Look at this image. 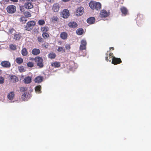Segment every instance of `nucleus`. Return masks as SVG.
<instances>
[{
    "label": "nucleus",
    "instance_id": "15",
    "mask_svg": "<svg viewBox=\"0 0 151 151\" xmlns=\"http://www.w3.org/2000/svg\"><path fill=\"white\" fill-rule=\"evenodd\" d=\"M21 37V34L20 33H17L14 34L13 39L15 40H19Z\"/></svg>",
    "mask_w": 151,
    "mask_h": 151
},
{
    "label": "nucleus",
    "instance_id": "10",
    "mask_svg": "<svg viewBox=\"0 0 151 151\" xmlns=\"http://www.w3.org/2000/svg\"><path fill=\"white\" fill-rule=\"evenodd\" d=\"M1 65L4 68H9L11 66V64L9 61H3L1 62Z\"/></svg>",
    "mask_w": 151,
    "mask_h": 151
},
{
    "label": "nucleus",
    "instance_id": "18",
    "mask_svg": "<svg viewBox=\"0 0 151 151\" xmlns=\"http://www.w3.org/2000/svg\"><path fill=\"white\" fill-rule=\"evenodd\" d=\"M32 54L35 55H39L40 53V50L37 48H34L32 49Z\"/></svg>",
    "mask_w": 151,
    "mask_h": 151
},
{
    "label": "nucleus",
    "instance_id": "41",
    "mask_svg": "<svg viewBox=\"0 0 151 151\" xmlns=\"http://www.w3.org/2000/svg\"><path fill=\"white\" fill-rule=\"evenodd\" d=\"M27 93H24L22 95V98L23 100H24L26 98H27Z\"/></svg>",
    "mask_w": 151,
    "mask_h": 151
},
{
    "label": "nucleus",
    "instance_id": "31",
    "mask_svg": "<svg viewBox=\"0 0 151 151\" xmlns=\"http://www.w3.org/2000/svg\"><path fill=\"white\" fill-rule=\"evenodd\" d=\"M42 36L43 38L45 40L46 39L49 38L50 37L49 34L46 32H43Z\"/></svg>",
    "mask_w": 151,
    "mask_h": 151
},
{
    "label": "nucleus",
    "instance_id": "9",
    "mask_svg": "<svg viewBox=\"0 0 151 151\" xmlns=\"http://www.w3.org/2000/svg\"><path fill=\"white\" fill-rule=\"evenodd\" d=\"M122 62V61L120 58L113 57L112 58V63L114 65H117L120 63Z\"/></svg>",
    "mask_w": 151,
    "mask_h": 151
},
{
    "label": "nucleus",
    "instance_id": "1",
    "mask_svg": "<svg viewBox=\"0 0 151 151\" xmlns=\"http://www.w3.org/2000/svg\"><path fill=\"white\" fill-rule=\"evenodd\" d=\"M89 6L93 10L98 11L101 9V4L100 3L93 1H91L89 3Z\"/></svg>",
    "mask_w": 151,
    "mask_h": 151
},
{
    "label": "nucleus",
    "instance_id": "13",
    "mask_svg": "<svg viewBox=\"0 0 151 151\" xmlns=\"http://www.w3.org/2000/svg\"><path fill=\"white\" fill-rule=\"evenodd\" d=\"M68 26L70 28H75L77 27V23L74 22H71L68 24Z\"/></svg>",
    "mask_w": 151,
    "mask_h": 151
},
{
    "label": "nucleus",
    "instance_id": "6",
    "mask_svg": "<svg viewBox=\"0 0 151 151\" xmlns=\"http://www.w3.org/2000/svg\"><path fill=\"white\" fill-rule=\"evenodd\" d=\"M61 15L63 18H67L70 16L69 12L68 10L65 9L62 12Z\"/></svg>",
    "mask_w": 151,
    "mask_h": 151
},
{
    "label": "nucleus",
    "instance_id": "32",
    "mask_svg": "<svg viewBox=\"0 0 151 151\" xmlns=\"http://www.w3.org/2000/svg\"><path fill=\"white\" fill-rule=\"evenodd\" d=\"M41 86L39 85L35 87V91L37 92L38 93H41Z\"/></svg>",
    "mask_w": 151,
    "mask_h": 151
},
{
    "label": "nucleus",
    "instance_id": "47",
    "mask_svg": "<svg viewBox=\"0 0 151 151\" xmlns=\"http://www.w3.org/2000/svg\"><path fill=\"white\" fill-rule=\"evenodd\" d=\"M70 0H62L63 1L65 2H66L69 1Z\"/></svg>",
    "mask_w": 151,
    "mask_h": 151
},
{
    "label": "nucleus",
    "instance_id": "4",
    "mask_svg": "<svg viewBox=\"0 0 151 151\" xmlns=\"http://www.w3.org/2000/svg\"><path fill=\"white\" fill-rule=\"evenodd\" d=\"M34 60L37 63V65L40 68H42L43 67V60L42 57L37 56L35 58Z\"/></svg>",
    "mask_w": 151,
    "mask_h": 151
},
{
    "label": "nucleus",
    "instance_id": "46",
    "mask_svg": "<svg viewBox=\"0 0 151 151\" xmlns=\"http://www.w3.org/2000/svg\"><path fill=\"white\" fill-rule=\"evenodd\" d=\"M10 1H12L13 2H17L18 1V0H10Z\"/></svg>",
    "mask_w": 151,
    "mask_h": 151
},
{
    "label": "nucleus",
    "instance_id": "53",
    "mask_svg": "<svg viewBox=\"0 0 151 151\" xmlns=\"http://www.w3.org/2000/svg\"><path fill=\"white\" fill-rule=\"evenodd\" d=\"M20 10H21L22 11H23L22 10V9H20Z\"/></svg>",
    "mask_w": 151,
    "mask_h": 151
},
{
    "label": "nucleus",
    "instance_id": "25",
    "mask_svg": "<svg viewBox=\"0 0 151 151\" xmlns=\"http://www.w3.org/2000/svg\"><path fill=\"white\" fill-rule=\"evenodd\" d=\"M31 78L29 76L25 77L24 80V81L25 83H29L31 82Z\"/></svg>",
    "mask_w": 151,
    "mask_h": 151
},
{
    "label": "nucleus",
    "instance_id": "33",
    "mask_svg": "<svg viewBox=\"0 0 151 151\" xmlns=\"http://www.w3.org/2000/svg\"><path fill=\"white\" fill-rule=\"evenodd\" d=\"M57 50L59 52L62 53L65 52V49L63 47H59L58 49Z\"/></svg>",
    "mask_w": 151,
    "mask_h": 151
},
{
    "label": "nucleus",
    "instance_id": "42",
    "mask_svg": "<svg viewBox=\"0 0 151 151\" xmlns=\"http://www.w3.org/2000/svg\"><path fill=\"white\" fill-rule=\"evenodd\" d=\"M4 78L1 76H0V83H4Z\"/></svg>",
    "mask_w": 151,
    "mask_h": 151
},
{
    "label": "nucleus",
    "instance_id": "21",
    "mask_svg": "<svg viewBox=\"0 0 151 151\" xmlns=\"http://www.w3.org/2000/svg\"><path fill=\"white\" fill-rule=\"evenodd\" d=\"M68 34L65 32H61L60 35V37L63 40H65L67 38Z\"/></svg>",
    "mask_w": 151,
    "mask_h": 151
},
{
    "label": "nucleus",
    "instance_id": "7",
    "mask_svg": "<svg viewBox=\"0 0 151 151\" xmlns=\"http://www.w3.org/2000/svg\"><path fill=\"white\" fill-rule=\"evenodd\" d=\"M105 55H106L105 57V60L107 62L109 61L110 62L112 60L111 58L113 57V53L109 51H107Z\"/></svg>",
    "mask_w": 151,
    "mask_h": 151
},
{
    "label": "nucleus",
    "instance_id": "48",
    "mask_svg": "<svg viewBox=\"0 0 151 151\" xmlns=\"http://www.w3.org/2000/svg\"><path fill=\"white\" fill-rule=\"evenodd\" d=\"M48 1L50 2H53V0H48Z\"/></svg>",
    "mask_w": 151,
    "mask_h": 151
},
{
    "label": "nucleus",
    "instance_id": "29",
    "mask_svg": "<svg viewBox=\"0 0 151 151\" xmlns=\"http://www.w3.org/2000/svg\"><path fill=\"white\" fill-rule=\"evenodd\" d=\"M76 33L78 35H81L83 33V30L82 28L78 29L76 31Z\"/></svg>",
    "mask_w": 151,
    "mask_h": 151
},
{
    "label": "nucleus",
    "instance_id": "5",
    "mask_svg": "<svg viewBox=\"0 0 151 151\" xmlns=\"http://www.w3.org/2000/svg\"><path fill=\"white\" fill-rule=\"evenodd\" d=\"M16 7L13 5L8 6L6 8L7 12L9 14H13L16 11Z\"/></svg>",
    "mask_w": 151,
    "mask_h": 151
},
{
    "label": "nucleus",
    "instance_id": "35",
    "mask_svg": "<svg viewBox=\"0 0 151 151\" xmlns=\"http://www.w3.org/2000/svg\"><path fill=\"white\" fill-rule=\"evenodd\" d=\"M52 22L55 23L58 20V18L57 16H53L51 18Z\"/></svg>",
    "mask_w": 151,
    "mask_h": 151
},
{
    "label": "nucleus",
    "instance_id": "49",
    "mask_svg": "<svg viewBox=\"0 0 151 151\" xmlns=\"http://www.w3.org/2000/svg\"><path fill=\"white\" fill-rule=\"evenodd\" d=\"M110 50H111V49H112V50H114V48L113 47H110L109 48Z\"/></svg>",
    "mask_w": 151,
    "mask_h": 151
},
{
    "label": "nucleus",
    "instance_id": "28",
    "mask_svg": "<svg viewBox=\"0 0 151 151\" xmlns=\"http://www.w3.org/2000/svg\"><path fill=\"white\" fill-rule=\"evenodd\" d=\"M41 31L43 32H46L49 30V27L47 26H45L44 27H41L40 29Z\"/></svg>",
    "mask_w": 151,
    "mask_h": 151
},
{
    "label": "nucleus",
    "instance_id": "37",
    "mask_svg": "<svg viewBox=\"0 0 151 151\" xmlns=\"http://www.w3.org/2000/svg\"><path fill=\"white\" fill-rule=\"evenodd\" d=\"M45 23V21L43 19L39 20L38 21V24L40 25H43Z\"/></svg>",
    "mask_w": 151,
    "mask_h": 151
},
{
    "label": "nucleus",
    "instance_id": "40",
    "mask_svg": "<svg viewBox=\"0 0 151 151\" xmlns=\"http://www.w3.org/2000/svg\"><path fill=\"white\" fill-rule=\"evenodd\" d=\"M37 40L39 42H44L43 39L40 36L37 37Z\"/></svg>",
    "mask_w": 151,
    "mask_h": 151
},
{
    "label": "nucleus",
    "instance_id": "14",
    "mask_svg": "<svg viewBox=\"0 0 151 151\" xmlns=\"http://www.w3.org/2000/svg\"><path fill=\"white\" fill-rule=\"evenodd\" d=\"M43 79V77L41 76H38L36 77L34 80L35 83H40L42 82Z\"/></svg>",
    "mask_w": 151,
    "mask_h": 151
},
{
    "label": "nucleus",
    "instance_id": "38",
    "mask_svg": "<svg viewBox=\"0 0 151 151\" xmlns=\"http://www.w3.org/2000/svg\"><path fill=\"white\" fill-rule=\"evenodd\" d=\"M18 69L20 72H22L25 71L24 67L22 66H20L18 67Z\"/></svg>",
    "mask_w": 151,
    "mask_h": 151
},
{
    "label": "nucleus",
    "instance_id": "3",
    "mask_svg": "<svg viewBox=\"0 0 151 151\" xmlns=\"http://www.w3.org/2000/svg\"><path fill=\"white\" fill-rule=\"evenodd\" d=\"M36 22L34 21H31L28 22L26 24V25L24 26V29L27 31H31L33 28Z\"/></svg>",
    "mask_w": 151,
    "mask_h": 151
},
{
    "label": "nucleus",
    "instance_id": "11",
    "mask_svg": "<svg viewBox=\"0 0 151 151\" xmlns=\"http://www.w3.org/2000/svg\"><path fill=\"white\" fill-rule=\"evenodd\" d=\"M109 15V14L105 10L103 9L101 11L100 16L101 18H105L107 17Z\"/></svg>",
    "mask_w": 151,
    "mask_h": 151
},
{
    "label": "nucleus",
    "instance_id": "20",
    "mask_svg": "<svg viewBox=\"0 0 151 151\" xmlns=\"http://www.w3.org/2000/svg\"><path fill=\"white\" fill-rule=\"evenodd\" d=\"M15 94L14 92H11L9 93L7 96V98L10 100L13 99L14 96Z\"/></svg>",
    "mask_w": 151,
    "mask_h": 151
},
{
    "label": "nucleus",
    "instance_id": "50",
    "mask_svg": "<svg viewBox=\"0 0 151 151\" xmlns=\"http://www.w3.org/2000/svg\"><path fill=\"white\" fill-rule=\"evenodd\" d=\"M2 73V70L0 69V75Z\"/></svg>",
    "mask_w": 151,
    "mask_h": 151
},
{
    "label": "nucleus",
    "instance_id": "27",
    "mask_svg": "<svg viewBox=\"0 0 151 151\" xmlns=\"http://www.w3.org/2000/svg\"><path fill=\"white\" fill-rule=\"evenodd\" d=\"M19 21L22 24L25 23L27 21V19L25 17H22L19 19Z\"/></svg>",
    "mask_w": 151,
    "mask_h": 151
},
{
    "label": "nucleus",
    "instance_id": "12",
    "mask_svg": "<svg viewBox=\"0 0 151 151\" xmlns=\"http://www.w3.org/2000/svg\"><path fill=\"white\" fill-rule=\"evenodd\" d=\"M120 10L122 14L125 16L128 14V10L124 6H122Z\"/></svg>",
    "mask_w": 151,
    "mask_h": 151
},
{
    "label": "nucleus",
    "instance_id": "22",
    "mask_svg": "<svg viewBox=\"0 0 151 151\" xmlns=\"http://www.w3.org/2000/svg\"><path fill=\"white\" fill-rule=\"evenodd\" d=\"M21 53L23 56H27L28 54L27 49L25 48H23L21 50Z\"/></svg>",
    "mask_w": 151,
    "mask_h": 151
},
{
    "label": "nucleus",
    "instance_id": "52",
    "mask_svg": "<svg viewBox=\"0 0 151 151\" xmlns=\"http://www.w3.org/2000/svg\"><path fill=\"white\" fill-rule=\"evenodd\" d=\"M60 44H61V43H62V42H60Z\"/></svg>",
    "mask_w": 151,
    "mask_h": 151
},
{
    "label": "nucleus",
    "instance_id": "19",
    "mask_svg": "<svg viewBox=\"0 0 151 151\" xmlns=\"http://www.w3.org/2000/svg\"><path fill=\"white\" fill-rule=\"evenodd\" d=\"M51 65L52 66L55 68H58L60 66L61 64L60 62H56L52 63H51Z\"/></svg>",
    "mask_w": 151,
    "mask_h": 151
},
{
    "label": "nucleus",
    "instance_id": "34",
    "mask_svg": "<svg viewBox=\"0 0 151 151\" xmlns=\"http://www.w3.org/2000/svg\"><path fill=\"white\" fill-rule=\"evenodd\" d=\"M24 14L26 18L29 17L31 16V15L30 12H24Z\"/></svg>",
    "mask_w": 151,
    "mask_h": 151
},
{
    "label": "nucleus",
    "instance_id": "16",
    "mask_svg": "<svg viewBox=\"0 0 151 151\" xmlns=\"http://www.w3.org/2000/svg\"><path fill=\"white\" fill-rule=\"evenodd\" d=\"M10 80L13 82H17L19 81V78L17 76L13 75H9Z\"/></svg>",
    "mask_w": 151,
    "mask_h": 151
},
{
    "label": "nucleus",
    "instance_id": "39",
    "mask_svg": "<svg viewBox=\"0 0 151 151\" xmlns=\"http://www.w3.org/2000/svg\"><path fill=\"white\" fill-rule=\"evenodd\" d=\"M27 66L30 68L34 66L33 63L31 62H29L27 63Z\"/></svg>",
    "mask_w": 151,
    "mask_h": 151
},
{
    "label": "nucleus",
    "instance_id": "51",
    "mask_svg": "<svg viewBox=\"0 0 151 151\" xmlns=\"http://www.w3.org/2000/svg\"><path fill=\"white\" fill-rule=\"evenodd\" d=\"M28 0L29 1H34L35 0Z\"/></svg>",
    "mask_w": 151,
    "mask_h": 151
},
{
    "label": "nucleus",
    "instance_id": "23",
    "mask_svg": "<svg viewBox=\"0 0 151 151\" xmlns=\"http://www.w3.org/2000/svg\"><path fill=\"white\" fill-rule=\"evenodd\" d=\"M24 7L26 9H30L32 8L33 7V6L31 3L27 2L24 4Z\"/></svg>",
    "mask_w": 151,
    "mask_h": 151
},
{
    "label": "nucleus",
    "instance_id": "8",
    "mask_svg": "<svg viewBox=\"0 0 151 151\" xmlns=\"http://www.w3.org/2000/svg\"><path fill=\"white\" fill-rule=\"evenodd\" d=\"M84 12L83 8L82 7H79L77 8L76 12V15L77 16L81 15Z\"/></svg>",
    "mask_w": 151,
    "mask_h": 151
},
{
    "label": "nucleus",
    "instance_id": "43",
    "mask_svg": "<svg viewBox=\"0 0 151 151\" xmlns=\"http://www.w3.org/2000/svg\"><path fill=\"white\" fill-rule=\"evenodd\" d=\"M20 90L21 91L23 92L26 90V88L24 87H22L20 88Z\"/></svg>",
    "mask_w": 151,
    "mask_h": 151
},
{
    "label": "nucleus",
    "instance_id": "2",
    "mask_svg": "<svg viewBox=\"0 0 151 151\" xmlns=\"http://www.w3.org/2000/svg\"><path fill=\"white\" fill-rule=\"evenodd\" d=\"M81 44L79 47V53L82 52L83 50H85V51L83 52L82 55L85 56L86 55V46L87 45V42L86 40H82L81 41Z\"/></svg>",
    "mask_w": 151,
    "mask_h": 151
},
{
    "label": "nucleus",
    "instance_id": "17",
    "mask_svg": "<svg viewBox=\"0 0 151 151\" xmlns=\"http://www.w3.org/2000/svg\"><path fill=\"white\" fill-rule=\"evenodd\" d=\"M59 4L58 3H56L53 5L52 7V9L54 12H58L59 10Z\"/></svg>",
    "mask_w": 151,
    "mask_h": 151
},
{
    "label": "nucleus",
    "instance_id": "45",
    "mask_svg": "<svg viewBox=\"0 0 151 151\" xmlns=\"http://www.w3.org/2000/svg\"><path fill=\"white\" fill-rule=\"evenodd\" d=\"M65 48L66 49L69 50L70 48V47L69 45L67 44L65 46Z\"/></svg>",
    "mask_w": 151,
    "mask_h": 151
},
{
    "label": "nucleus",
    "instance_id": "26",
    "mask_svg": "<svg viewBox=\"0 0 151 151\" xmlns=\"http://www.w3.org/2000/svg\"><path fill=\"white\" fill-rule=\"evenodd\" d=\"M15 61L17 63L20 65L23 62V60L21 57H18L16 58Z\"/></svg>",
    "mask_w": 151,
    "mask_h": 151
},
{
    "label": "nucleus",
    "instance_id": "36",
    "mask_svg": "<svg viewBox=\"0 0 151 151\" xmlns=\"http://www.w3.org/2000/svg\"><path fill=\"white\" fill-rule=\"evenodd\" d=\"M9 47L11 50H15L17 49L16 45L12 44L10 45Z\"/></svg>",
    "mask_w": 151,
    "mask_h": 151
},
{
    "label": "nucleus",
    "instance_id": "44",
    "mask_svg": "<svg viewBox=\"0 0 151 151\" xmlns=\"http://www.w3.org/2000/svg\"><path fill=\"white\" fill-rule=\"evenodd\" d=\"M14 31H15V30L14 29L11 28L9 30V33L12 34L13 33Z\"/></svg>",
    "mask_w": 151,
    "mask_h": 151
},
{
    "label": "nucleus",
    "instance_id": "30",
    "mask_svg": "<svg viewBox=\"0 0 151 151\" xmlns=\"http://www.w3.org/2000/svg\"><path fill=\"white\" fill-rule=\"evenodd\" d=\"M56 56L55 54L53 52L50 53L48 55V57L51 59L55 58Z\"/></svg>",
    "mask_w": 151,
    "mask_h": 151
},
{
    "label": "nucleus",
    "instance_id": "24",
    "mask_svg": "<svg viewBox=\"0 0 151 151\" xmlns=\"http://www.w3.org/2000/svg\"><path fill=\"white\" fill-rule=\"evenodd\" d=\"M95 19L94 17H91L87 19V22L90 24H93L95 22Z\"/></svg>",
    "mask_w": 151,
    "mask_h": 151
}]
</instances>
